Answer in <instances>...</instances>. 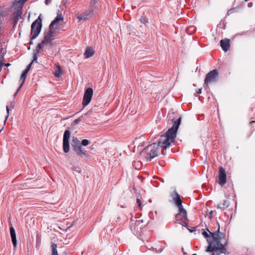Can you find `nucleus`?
<instances>
[{"instance_id": "nucleus-1", "label": "nucleus", "mask_w": 255, "mask_h": 255, "mask_svg": "<svg viewBox=\"0 0 255 255\" xmlns=\"http://www.w3.org/2000/svg\"><path fill=\"white\" fill-rule=\"evenodd\" d=\"M181 120V117L174 121L172 119V126L167 130L164 134L161 135L158 143H154L148 145L142 151V153H145L147 154V157L149 156V161L158 155L159 148H163L162 153L164 154V150L168 148L171 143L174 141Z\"/></svg>"}, {"instance_id": "nucleus-2", "label": "nucleus", "mask_w": 255, "mask_h": 255, "mask_svg": "<svg viewBox=\"0 0 255 255\" xmlns=\"http://www.w3.org/2000/svg\"><path fill=\"white\" fill-rule=\"evenodd\" d=\"M203 236L207 239L208 246L206 250V252H213L212 255H219L222 253L226 254L225 247L227 241L225 234L220 232L219 227L218 230L214 233L208 231H203Z\"/></svg>"}, {"instance_id": "nucleus-3", "label": "nucleus", "mask_w": 255, "mask_h": 255, "mask_svg": "<svg viewBox=\"0 0 255 255\" xmlns=\"http://www.w3.org/2000/svg\"><path fill=\"white\" fill-rule=\"evenodd\" d=\"M175 204L178 207V213L175 216V222L183 225L186 224L188 219L187 213L182 205V201L179 195L176 193L173 198Z\"/></svg>"}, {"instance_id": "nucleus-4", "label": "nucleus", "mask_w": 255, "mask_h": 255, "mask_svg": "<svg viewBox=\"0 0 255 255\" xmlns=\"http://www.w3.org/2000/svg\"><path fill=\"white\" fill-rule=\"evenodd\" d=\"M42 28V19L40 16L34 20L31 26L32 39H35L39 34Z\"/></svg>"}, {"instance_id": "nucleus-5", "label": "nucleus", "mask_w": 255, "mask_h": 255, "mask_svg": "<svg viewBox=\"0 0 255 255\" xmlns=\"http://www.w3.org/2000/svg\"><path fill=\"white\" fill-rule=\"evenodd\" d=\"M219 72L218 70L214 69L208 73L204 80V85L208 87L209 84L215 83L218 81Z\"/></svg>"}, {"instance_id": "nucleus-6", "label": "nucleus", "mask_w": 255, "mask_h": 255, "mask_svg": "<svg viewBox=\"0 0 255 255\" xmlns=\"http://www.w3.org/2000/svg\"><path fill=\"white\" fill-rule=\"evenodd\" d=\"M12 8L14 9L12 13L10 16L11 21H12L13 26H15L17 21L21 18L22 14V6L20 5H16L14 6H12Z\"/></svg>"}, {"instance_id": "nucleus-7", "label": "nucleus", "mask_w": 255, "mask_h": 255, "mask_svg": "<svg viewBox=\"0 0 255 255\" xmlns=\"http://www.w3.org/2000/svg\"><path fill=\"white\" fill-rule=\"evenodd\" d=\"M93 95V90L91 88H88L85 90L82 101L84 107L87 106L90 103Z\"/></svg>"}, {"instance_id": "nucleus-8", "label": "nucleus", "mask_w": 255, "mask_h": 255, "mask_svg": "<svg viewBox=\"0 0 255 255\" xmlns=\"http://www.w3.org/2000/svg\"><path fill=\"white\" fill-rule=\"evenodd\" d=\"M94 15L92 12L86 9L84 11L80 13L78 12L75 14L76 17L78 19L79 21H86L90 19Z\"/></svg>"}, {"instance_id": "nucleus-9", "label": "nucleus", "mask_w": 255, "mask_h": 255, "mask_svg": "<svg viewBox=\"0 0 255 255\" xmlns=\"http://www.w3.org/2000/svg\"><path fill=\"white\" fill-rule=\"evenodd\" d=\"M227 182L226 173L225 169L223 167H220L218 176V183L221 186H223Z\"/></svg>"}, {"instance_id": "nucleus-10", "label": "nucleus", "mask_w": 255, "mask_h": 255, "mask_svg": "<svg viewBox=\"0 0 255 255\" xmlns=\"http://www.w3.org/2000/svg\"><path fill=\"white\" fill-rule=\"evenodd\" d=\"M54 36V29H53V27L49 25V29L45 31L44 35V40L42 41V43H46L50 41L51 38Z\"/></svg>"}, {"instance_id": "nucleus-11", "label": "nucleus", "mask_w": 255, "mask_h": 255, "mask_svg": "<svg viewBox=\"0 0 255 255\" xmlns=\"http://www.w3.org/2000/svg\"><path fill=\"white\" fill-rule=\"evenodd\" d=\"M99 7V2L97 0H90L89 5L87 9L92 12L94 15L97 12Z\"/></svg>"}, {"instance_id": "nucleus-12", "label": "nucleus", "mask_w": 255, "mask_h": 255, "mask_svg": "<svg viewBox=\"0 0 255 255\" xmlns=\"http://www.w3.org/2000/svg\"><path fill=\"white\" fill-rule=\"evenodd\" d=\"M220 45L222 49L226 52L230 48V41L228 39H225L220 41Z\"/></svg>"}, {"instance_id": "nucleus-13", "label": "nucleus", "mask_w": 255, "mask_h": 255, "mask_svg": "<svg viewBox=\"0 0 255 255\" xmlns=\"http://www.w3.org/2000/svg\"><path fill=\"white\" fill-rule=\"evenodd\" d=\"M10 233L12 244L13 245V247L15 248L17 245V241L15 232L13 227H10Z\"/></svg>"}, {"instance_id": "nucleus-14", "label": "nucleus", "mask_w": 255, "mask_h": 255, "mask_svg": "<svg viewBox=\"0 0 255 255\" xmlns=\"http://www.w3.org/2000/svg\"><path fill=\"white\" fill-rule=\"evenodd\" d=\"M63 20V16L61 13L58 14L57 16L51 22L50 25L51 27H53L55 25L57 26L58 22L59 21H62Z\"/></svg>"}, {"instance_id": "nucleus-15", "label": "nucleus", "mask_w": 255, "mask_h": 255, "mask_svg": "<svg viewBox=\"0 0 255 255\" xmlns=\"http://www.w3.org/2000/svg\"><path fill=\"white\" fill-rule=\"evenodd\" d=\"M73 150L76 152V153L81 157H83L86 155V151L83 149L81 146H76Z\"/></svg>"}, {"instance_id": "nucleus-16", "label": "nucleus", "mask_w": 255, "mask_h": 255, "mask_svg": "<svg viewBox=\"0 0 255 255\" xmlns=\"http://www.w3.org/2000/svg\"><path fill=\"white\" fill-rule=\"evenodd\" d=\"M94 54L95 51L94 49L91 47H88L86 49L84 56L86 58H89L93 56Z\"/></svg>"}, {"instance_id": "nucleus-17", "label": "nucleus", "mask_w": 255, "mask_h": 255, "mask_svg": "<svg viewBox=\"0 0 255 255\" xmlns=\"http://www.w3.org/2000/svg\"><path fill=\"white\" fill-rule=\"evenodd\" d=\"M229 202L226 200H223L222 202H221L218 205L217 207L219 209L224 210L225 209L229 207Z\"/></svg>"}, {"instance_id": "nucleus-18", "label": "nucleus", "mask_w": 255, "mask_h": 255, "mask_svg": "<svg viewBox=\"0 0 255 255\" xmlns=\"http://www.w3.org/2000/svg\"><path fill=\"white\" fill-rule=\"evenodd\" d=\"M56 68L57 70L54 72V75L56 77H60L63 73L62 70L60 65L59 64H56Z\"/></svg>"}, {"instance_id": "nucleus-19", "label": "nucleus", "mask_w": 255, "mask_h": 255, "mask_svg": "<svg viewBox=\"0 0 255 255\" xmlns=\"http://www.w3.org/2000/svg\"><path fill=\"white\" fill-rule=\"evenodd\" d=\"M71 145L73 149L75 148L76 146H81L80 141L76 137H74L73 138Z\"/></svg>"}, {"instance_id": "nucleus-20", "label": "nucleus", "mask_w": 255, "mask_h": 255, "mask_svg": "<svg viewBox=\"0 0 255 255\" xmlns=\"http://www.w3.org/2000/svg\"><path fill=\"white\" fill-rule=\"evenodd\" d=\"M63 148L64 152L67 153L69 151V141L63 140Z\"/></svg>"}, {"instance_id": "nucleus-21", "label": "nucleus", "mask_w": 255, "mask_h": 255, "mask_svg": "<svg viewBox=\"0 0 255 255\" xmlns=\"http://www.w3.org/2000/svg\"><path fill=\"white\" fill-rule=\"evenodd\" d=\"M57 245L54 243H52L51 245L52 248V255H58L57 250Z\"/></svg>"}, {"instance_id": "nucleus-22", "label": "nucleus", "mask_w": 255, "mask_h": 255, "mask_svg": "<svg viewBox=\"0 0 255 255\" xmlns=\"http://www.w3.org/2000/svg\"><path fill=\"white\" fill-rule=\"evenodd\" d=\"M70 132L68 130H65L64 133L63 140H66V141H69V139L70 138Z\"/></svg>"}, {"instance_id": "nucleus-23", "label": "nucleus", "mask_w": 255, "mask_h": 255, "mask_svg": "<svg viewBox=\"0 0 255 255\" xmlns=\"http://www.w3.org/2000/svg\"><path fill=\"white\" fill-rule=\"evenodd\" d=\"M26 76H27V73H26L24 71H23V73H22L21 75V77H20V80L22 81V83H21L20 86H19L18 90H19V89L22 86V84L24 83V82L25 81V80L26 79Z\"/></svg>"}, {"instance_id": "nucleus-24", "label": "nucleus", "mask_w": 255, "mask_h": 255, "mask_svg": "<svg viewBox=\"0 0 255 255\" xmlns=\"http://www.w3.org/2000/svg\"><path fill=\"white\" fill-rule=\"evenodd\" d=\"M28 0H15L14 2H13V6H16V5H20L21 6H22L23 5V4H24V3L27 1Z\"/></svg>"}, {"instance_id": "nucleus-25", "label": "nucleus", "mask_w": 255, "mask_h": 255, "mask_svg": "<svg viewBox=\"0 0 255 255\" xmlns=\"http://www.w3.org/2000/svg\"><path fill=\"white\" fill-rule=\"evenodd\" d=\"M90 143L88 139H83L82 142L81 144L84 146H87Z\"/></svg>"}, {"instance_id": "nucleus-26", "label": "nucleus", "mask_w": 255, "mask_h": 255, "mask_svg": "<svg viewBox=\"0 0 255 255\" xmlns=\"http://www.w3.org/2000/svg\"><path fill=\"white\" fill-rule=\"evenodd\" d=\"M32 64V62H31L26 67V68L25 69V70L24 71L25 72L27 73L29 71V70H30V68H31V65Z\"/></svg>"}, {"instance_id": "nucleus-27", "label": "nucleus", "mask_w": 255, "mask_h": 255, "mask_svg": "<svg viewBox=\"0 0 255 255\" xmlns=\"http://www.w3.org/2000/svg\"><path fill=\"white\" fill-rule=\"evenodd\" d=\"M3 60V56L1 55H0V71H1V69L2 66V62Z\"/></svg>"}, {"instance_id": "nucleus-28", "label": "nucleus", "mask_w": 255, "mask_h": 255, "mask_svg": "<svg viewBox=\"0 0 255 255\" xmlns=\"http://www.w3.org/2000/svg\"><path fill=\"white\" fill-rule=\"evenodd\" d=\"M141 164V162L140 161H136V162H134L133 164V165L135 166V168L136 169H139V168H137L136 167V165H140Z\"/></svg>"}, {"instance_id": "nucleus-29", "label": "nucleus", "mask_w": 255, "mask_h": 255, "mask_svg": "<svg viewBox=\"0 0 255 255\" xmlns=\"http://www.w3.org/2000/svg\"><path fill=\"white\" fill-rule=\"evenodd\" d=\"M136 203L138 204V205L140 207L141 206V202L140 200L138 198L136 199Z\"/></svg>"}, {"instance_id": "nucleus-30", "label": "nucleus", "mask_w": 255, "mask_h": 255, "mask_svg": "<svg viewBox=\"0 0 255 255\" xmlns=\"http://www.w3.org/2000/svg\"><path fill=\"white\" fill-rule=\"evenodd\" d=\"M45 43H42V42L40 43H39L37 46V48L39 50L42 47V45L44 44Z\"/></svg>"}, {"instance_id": "nucleus-31", "label": "nucleus", "mask_w": 255, "mask_h": 255, "mask_svg": "<svg viewBox=\"0 0 255 255\" xmlns=\"http://www.w3.org/2000/svg\"><path fill=\"white\" fill-rule=\"evenodd\" d=\"M6 112H7V116H6V119L5 120V121L7 120V119L8 118V115H9V108L8 106H6Z\"/></svg>"}, {"instance_id": "nucleus-32", "label": "nucleus", "mask_w": 255, "mask_h": 255, "mask_svg": "<svg viewBox=\"0 0 255 255\" xmlns=\"http://www.w3.org/2000/svg\"><path fill=\"white\" fill-rule=\"evenodd\" d=\"M36 60H37L36 53H35V54H34V57H33V60H32V63H33L34 61H36Z\"/></svg>"}, {"instance_id": "nucleus-33", "label": "nucleus", "mask_w": 255, "mask_h": 255, "mask_svg": "<svg viewBox=\"0 0 255 255\" xmlns=\"http://www.w3.org/2000/svg\"><path fill=\"white\" fill-rule=\"evenodd\" d=\"M51 2V0H45V3L46 5L49 4V3Z\"/></svg>"}, {"instance_id": "nucleus-34", "label": "nucleus", "mask_w": 255, "mask_h": 255, "mask_svg": "<svg viewBox=\"0 0 255 255\" xmlns=\"http://www.w3.org/2000/svg\"><path fill=\"white\" fill-rule=\"evenodd\" d=\"M202 91V88L199 89L198 91H197V94H201Z\"/></svg>"}, {"instance_id": "nucleus-35", "label": "nucleus", "mask_w": 255, "mask_h": 255, "mask_svg": "<svg viewBox=\"0 0 255 255\" xmlns=\"http://www.w3.org/2000/svg\"><path fill=\"white\" fill-rule=\"evenodd\" d=\"M80 121V119H76L75 120L74 122L75 123V124H78Z\"/></svg>"}, {"instance_id": "nucleus-36", "label": "nucleus", "mask_w": 255, "mask_h": 255, "mask_svg": "<svg viewBox=\"0 0 255 255\" xmlns=\"http://www.w3.org/2000/svg\"><path fill=\"white\" fill-rule=\"evenodd\" d=\"M213 213V211H211L210 212V216L209 217L210 218H211V217H212V214Z\"/></svg>"}, {"instance_id": "nucleus-37", "label": "nucleus", "mask_w": 255, "mask_h": 255, "mask_svg": "<svg viewBox=\"0 0 255 255\" xmlns=\"http://www.w3.org/2000/svg\"><path fill=\"white\" fill-rule=\"evenodd\" d=\"M141 21L142 23H145V22H146L147 21V20L146 19H143V21L141 20Z\"/></svg>"}, {"instance_id": "nucleus-38", "label": "nucleus", "mask_w": 255, "mask_h": 255, "mask_svg": "<svg viewBox=\"0 0 255 255\" xmlns=\"http://www.w3.org/2000/svg\"><path fill=\"white\" fill-rule=\"evenodd\" d=\"M5 65L6 66H8L9 65H10V64L9 63H7L6 64H5Z\"/></svg>"}, {"instance_id": "nucleus-39", "label": "nucleus", "mask_w": 255, "mask_h": 255, "mask_svg": "<svg viewBox=\"0 0 255 255\" xmlns=\"http://www.w3.org/2000/svg\"><path fill=\"white\" fill-rule=\"evenodd\" d=\"M249 0H245V1H248Z\"/></svg>"}, {"instance_id": "nucleus-40", "label": "nucleus", "mask_w": 255, "mask_h": 255, "mask_svg": "<svg viewBox=\"0 0 255 255\" xmlns=\"http://www.w3.org/2000/svg\"><path fill=\"white\" fill-rule=\"evenodd\" d=\"M59 228L60 230H61V227H59Z\"/></svg>"}, {"instance_id": "nucleus-41", "label": "nucleus", "mask_w": 255, "mask_h": 255, "mask_svg": "<svg viewBox=\"0 0 255 255\" xmlns=\"http://www.w3.org/2000/svg\"><path fill=\"white\" fill-rule=\"evenodd\" d=\"M193 255H196V254H193Z\"/></svg>"}]
</instances>
